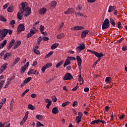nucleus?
I'll use <instances>...</instances> for the list:
<instances>
[{"label":"nucleus","instance_id":"obj_30","mask_svg":"<svg viewBox=\"0 0 127 127\" xmlns=\"http://www.w3.org/2000/svg\"><path fill=\"white\" fill-rule=\"evenodd\" d=\"M0 20L1 21H3L4 22H6V19H5L4 17L2 16V15H0Z\"/></svg>","mask_w":127,"mask_h":127},{"label":"nucleus","instance_id":"obj_44","mask_svg":"<svg viewBox=\"0 0 127 127\" xmlns=\"http://www.w3.org/2000/svg\"><path fill=\"white\" fill-rule=\"evenodd\" d=\"M51 66H52V63H48L45 65V66L47 67V69L48 68L51 67Z\"/></svg>","mask_w":127,"mask_h":127},{"label":"nucleus","instance_id":"obj_25","mask_svg":"<svg viewBox=\"0 0 127 127\" xmlns=\"http://www.w3.org/2000/svg\"><path fill=\"white\" fill-rule=\"evenodd\" d=\"M13 10V6L12 5H10L8 8H7V11L8 12H11Z\"/></svg>","mask_w":127,"mask_h":127},{"label":"nucleus","instance_id":"obj_10","mask_svg":"<svg viewBox=\"0 0 127 127\" xmlns=\"http://www.w3.org/2000/svg\"><path fill=\"white\" fill-rule=\"evenodd\" d=\"M76 60L77 62V65L79 67H81V65H82V59H81V57L79 56H76Z\"/></svg>","mask_w":127,"mask_h":127},{"label":"nucleus","instance_id":"obj_11","mask_svg":"<svg viewBox=\"0 0 127 127\" xmlns=\"http://www.w3.org/2000/svg\"><path fill=\"white\" fill-rule=\"evenodd\" d=\"M71 30H82V29H84V27L76 26L74 27L71 28Z\"/></svg>","mask_w":127,"mask_h":127},{"label":"nucleus","instance_id":"obj_21","mask_svg":"<svg viewBox=\"0 0 127 127\" xmlns=\"http://www.w3.org/2000/svg\"><path fill=\"white\" fill-rule=\"evenodd\" d=\"M20 60V58L19 57L15 59V61L13 62V66H14L15 65H16L19 62V61Z\"/></svg>","mask_w":127,"mask_h":127},{"label":"nucleus","instance_id":"obj_17","mask_svg":"<svg viewBox=\"0 0 127 127\" xmlns=\"http://www.w3.org/2000/svg\"><path fill=\"white\" fill-rule=\"evenodd\" d=\"M52 113L54 115H56V114H58V113H59V110L57 109V107L53 108L52 109Z\"/></svg>","mask_w":127,"mask_h":127},{"label":"nucleus","instance_id":"obj_14","mask_svg":"<svg viewBox=\"0 0 127 127\" xmlns=\"http://www.w3.org/2000/svg\"><path fill=\"white\" fill-rule=\"evenodd\" d=\"M89 30H84L82 31V34H81V37L83 38H85L86 37V35L89 33Z\"/></svg>","mask_w":127,"mask_h":127},{"label":"nucleus","instance_id":"obj_9","mask_svg":"<svg viewBox=\"0 0 127 127\" xmlns=\"http://www.w3.org/2000/svg\"><path fill=\"white\" fill-rule=\"evenodd\" d=\"M14 42H15V40L13 39L10 41V42L9 43L8 46H7L8 50H10L11 47L13 46V44H14Z\"/></svg>","mask_w":127,"mask_h":127},{"label":"nucleus","instance_id":"obj_64","mask_svg":"<svg viewBox=\"0 0 127 127\" xmlns=\"http://www.w3.org/2000/svg\"><path fill=\"white\" fill-rule=\"evenodd\" d=\"M15 43L18 46H19L21 44V42L20 41H17Z\"/></svg>","mask_w":127,"mask_h":127},{"label":"nucleus","instance_id":"obj_38","mask_svg":"<svg viewBox=\"0 0 127 127\" xmlns=\"http://www.w3.org/2000/svg\"><path fill=\"white\" fill-rule=\"evenodd\" d=\"M20 71H21V73H24V72H25V71H26V67H25L24 66H23L21 68Z\"/></svg>","mask_w":127,"mask_h":127},{"label":"nucleus","instance_id":"obj_58","mask_svg":"<svg viewBox=\"0 0 127 127\" xmlns=\"http://www.w3.org/2000/svg\"><path fill=\"white\" fill-rule=\"evenodd\" d=\"M8 6V3H6L3 6V9H6Z\"/></svg>","mask_w":127,"mask_h":127},{"label":"nucleus","instance_id":"obj_7","mask_svg":"<svg viewBox=\"0 0 127 127\" xmlns=\"http://www.w3.org/2000/svg\"><path fill=\"white\" fill-rule=\"evenodd\" d=\"M26 2H22L21 3V7H19L20 10L22 11H24V9L27 8L28 7L27 6V5H26Z\"/></svg>","mask_w":127,"mask_h":127},{"label":"nucleus","instance_id":"obj_50","mask_svg":"<svg viewBox=\"0 0 127 127\" xmlns=\"http://www.w3.org/2000/svg\"><path fill=\"white\" fill-rule=\"evenodd\" d=\"M35 31H36V30H33V29H31L30 30V33L31 34H32V35H33L35 33Z\"/></svg>","mask_w":127,"mask_h":127},{"label":"nucleus","instance_id":"obj_23","mask_svg":"<svg viewBox=\"0 0 127 127\" xmlns=\"http://www.w3.org/2000/svg\"><path fill=\"white\" fill-rule=\"evenodd\" d=\"M1 33H2V34H4V35L7 36V33H8V29H3L2 30Z\"/></svg>","mask_w":127,"mask_h":127},{"label":"nucleus","instance_id":"obj_24","mask_svg":"<svg viewBox=\"0 0 127 127\" xmlns=\"http://www.w3.org/2000/svg\"><path fill=\"white\" fill-rule=\"evenodd\" d=\"M99 123H101V120L100 119L92 121L91 122L90 124L91 125H95V124H99Z\"/></svg>","mask_w":127,"mask_h":127},{"label":"nucleus","instance_id":"obj_15","mask_svg":"<svg viewBox=\"0 0 127 127\" xmlns=\"http://www.w3.org/2000/svg\"><path fill=\"white\" fill-rule=\"evenodd\" d=\"M8 65V64H7V63L4 64L1 67V71H2V72H3V71H4L5 69H6V67H7Z\"/></svg>","mask_w":127,"mask_h":127},{"label":"nucleus","instance_id":"obj_53","mask_svg":"<svg viewBox=\"0 0 127 127\" xmlns=\"http://www.w3.org/2000/svg\"><path fill=\"white\" fill-rule=\"evenodd\" d=\"M44 29H45V28L44 26H43L42 25H41L40 27V31H43V30H44Z\"/></svg>","mask_w":127,"mask_h":127},{"label":"nucleus","instance_id":"obj_42","mask_svg":"<svg viewBox=\"0 0 127 127\" xmlns=\"http://www.w3.org/2000/svg\"><path fill=\"white\" fill-rule=\"evenodd\" d=\"M14 104V100L12 99L10 102V108L11 109H12V108H13V105Z\"/></svg>","mask_w":127,"mask_h":127},{"label":"nucleus","instance_id":"obj_52","mask_svg":"<svg viewBox=\"0 0 127 127\" xmlns=\"http://www.w3.org/2000/svg\"><path fill=\"white\" fill-rule=\"evenodd\" d=\"M34 52L35 53V54H37V55H39V54H40V52L37 49H34Z\"/></svg>","mask_w":127,"mask_h":127},{"label":"nucleus","instance_id":"obj_3","mask_svg":"<svg viewBox=\"0 0 127 127\" xmlns=\"http://www.w3.org/2000/svg\"><path fill=\"white\" fill-rule=\"evenodd\" d=\"M73 79H74V78L73 77V76L72 75V74H71V73L69 72L66 73L63 78V80L64 81H67L68 80H72Z\"/></svg>","mask_w":127,"mask_h":127},{"label":"nucleus","instance_id":"obj_32","mask_svg":"<svg viewBox=\"0 0 127 127\" xmlns=\"http://www.w3.org/2000/svg\"><path fill=\"white\" fill-rule=\"evenodd\" d=\"M36 126L37 127H44V125L42 124L40 122L38 121L36 123Z\"/></svg>","mask_w":127,"mask_h":127},{"label":"nucleus","instance_id":"obj_60","mask_svg":"<svg viewBox=\"0 0 127 127\" xmlns=\"http://www.w3.org/2000/svg\"><path fill=\"white\" fill-rule=\"evenodd\" d=\"M43 40H44V41H47L49 40V38H48V37H43Z\"/></svg>","mask_w":127,"mask_h":127},{"label":"nucleus","instance_id":"obj_45","mask_svg":"<svg viewBox=\"0 0 127 127\" xmlns=\"http://www.w3.org/2000/svg\"><path fill=\"white\" fill-rule=\"evenodd\" d=\"M67 58L70 61H71V60H73V61H75V60H76V58L74 57H67Z\"/></svg>","mask_w":127,"mask_h":127},{"label":"nucleus","instance_id":"obj_43","mask_svg":"<svg viewBox=\"0 0 127 127\" xmlns=\"http://www.w3.org/2000/svg\"><path fill=\"white\" fill-rule=\"evenodd\" d=\"M75 14L76 16H77V15L78 16H83V13L80 12H75Z\"/></svg>","mask_w":127,"mask_h":127},{"label":"nucleus","instance_id":"obj_54","mask_svg":"<svg viewBox=\"0 0 127 127\" xmlns=\"http://www.w3.org/2000/svg\"><path fill=\"white\" fill-rule=\"evenodd\" d=\"M69 9L70 13H74V12H75V10L73 8H69Z\"/></svg>","mask_w":127,"mask_h":127},{"label":"nucleus","instance_id":"obj_37","mask_svg":"<svg viewBox=\"0 0 127 127\" xmlns=\"http://www.w3.org/2000/svg\"><path fill=\"white\" fill-rule=\"evenodd\" d=\"M26 120H27L26 118H24L23 120L21 121L20 126H23V124H24L25 122H26Z\"/></svg>","mask_w":127,"mask_h":127},{"label":"nucleus","instance_id":"obj_34","mask_svg":"<svg viewBox=\"0 0 127 127\" xmlns=\"http://www.w3.org/2000/svg\"><path fill=\"white\" fill-rule=\"evenodd\" d=\"M31 79H32V77H28V78H26L25 79V80L24 81V83H26V84H27V83H28V82H30V81L31 80Z\"/></svg>","mask_w":127,"mask_h":127},{"label":"nucleus","instance_id":"obj_8","mask_svg":"<svg viewBox=\"0 0 127 127\" xmlns=\"http://www.w3.org/2000/svg\"><path fill=\"white\" fill-rule=\"evenodd\" d=\"M23 16V11L20 10L17 14V17L19 20H21Z\"/></svg>","mask_w":127,"mask_h":127},{"label":"nucleus","instance_id":"obj_56","mask_svg":"<svg viewBox=\"0 0 127 127\" xmlns=\"http://www.w3.org/2000/svg\"><path fill=\"white\" fill-rule=\"evenodd\" d=\"M28 114H29V112H28V111H27L25 113V115L24 118L26 119L27 120V118H28Z\"/></svg>","mask_w":127,"mask_h":127},{"label":"nucleus","instance_id":"obj_33","mask_svg":"<svg viewBox=\"0 0 127 127\" xmlns=\"http://www.w3.org/2000/svg\"><path fill=\"white\" fill-rule=\"evenodd\" d=\"M57 4V2L56 1H53L51 2V5L52 7H56V5Z\"/></svg>","mask_w":127,"mask_h":127},{"label":"nucleus","instance_id":"obj_28","mask_svg":"<svg viewBox=\"0 0 127 127\" xmlns=\"http://www.w3.org/2000/svg\"><path fill=\"white\" fill-rule=\"evenodd\" d=\"M78 80L79 81V82L81 81H82V83H81L80 85H83V84H84V79L82 78V75H81V74H79L78 76Z\"/></svg>","mask_w":127,"mask_h":127},{"label":"nucleus","instance_id":"obj_26","mask_svg":"<svg viewBox=\"0 0 127 127\" xmlns=\"http://www.w3.org/2000/svg\"><path fill=\"white\" fill-rule=\"evenodd\" d=\"M63 63H64V61H61L56 64V67L59 68V67H60V66H61V65L63 64Z\"/></svg>","mask_w":127,"mask_h":127},{"label":"nucleus","instance_id":"obj_51","mask_svg":"<svg viewBox=\"0 0 127 127\" xmlns=\"http://www.w3.org/2000/svg\"><path fill=\"white\" fill-rule=\"evenodd\" d=\"M47 69V67L45 65L43 67H42L41 71L43 72V73H44L45 72V70Z\"/></svg>","mask_w":127,"mask_h":127},{"label":"nucleus","instance_id":"obj_41","mask_svg":"<svg viewBox=\"0 0 127 127\" xmlns=\"http://www.w3.org/2000/svg\"><path fill=\"white\" fill-rule=\"evenodd\" d=\"M0 40H3V39H4V37H5L6 36L1 33L0 34Z\"/></svg>","mask_w":127,"mask_h":127},{"label":"nucleus","instance_id":"obj_57","mask_svg":"<svg viewBox=\"0 0 127 127\" xmlns=\"http://www.w3.org/2000/svg\"><path fill=\"white\" fill-rule=\"evenodd\" d=\"M122 49L123 51H126V50H127V46H123Z\"/></svg>","mask_w":127,"mask_h":127},{"label":"nucleus","instance_id":"obj_62","mask_svg":"<svg viewBox=\"0 0 127 127\" xmlns=\"http://www.w3.org/2000/svg\"><path fill=\"white\" fill-rule=\"evenodd\" d=\"M64 13L65 14H70V12L69 9L68 8L66 11H64Z\"/></svg>","mask_w":127,"mask_h":127},{"label":"nucleus","instance_id":"obj_46","mask_svg":"<svg viewBox=\"0 0 127 127\" xmlns=\"http://www.w3.org/2000/svg\"><path fill=\"white\" fill-rule=\"evenodd\" d=\"M82 6L81 5H78L77 6V7H76V10L77 11H79V10H81V9L82 8Z\"/></svg>","mask_w":127,"mask_h":127},{"label":"nucleus","instance_id":"obj_4","mask_svg":"<svg viewBox=\"0 0 127 127\" xmlns=\"http://www.w3.org/2000/svg\"><path fill=\"white\" fill-rule=\"evenodd\" d=\"M23 13H24L25 16H29V15H30V13H31V8L28 7L27 8L24 9Z\"/></svg>","mask_w":127,"mask_h":127},{"label":"nucleus","instance_id":"obj_16","mask_svg":"<svg viewBox=\"0 0 127 127\" xmlns=\"http://www.w3.org/2000/svg\"><path fill=\"white\" fill-rule=\"evenodd\" d=\"M11 56V54L10 53H6L3 57V60H6L8 57H10Z\"/></svg>","mask_w":127,"mask_h":127},{"label":"nucleus","instance_id":"obj_59","mask_svg":"<svg viewBox=\"0 0 127 127\" xmlns=\"http://www.w3.org/2000/svg\"><path fill=\"white\" fill-rule=\"evenodd\" d=\"M124 118H125V115L124 114H122L119 116V119L120 120H124Z\"/></svg>","mask_w":127,"mask_h":127},{"label":"nucleus","instance_id":"obj_5","mask_svg":"<svg viewBox=\"0 0 127 127\" xmlns=\"http://www.w3.org/2000/svg\"><path fill=\"white\" fill-rule=\"evenodd\" d=\"M25 28L23 24H20L17 28L18 33H20L21 31H24Z\"/></svg>","mask_w":127,"mask_h":127},{"label":"nucleus","instance_id":"obj_35","mask_svg":"<svg viewBox=\"0 0 127 127\" xmlns=\"http://www.w3.org/2000/svg\"><path fill=\"white\" fill-rule=\"evenodd\" d=\"M110 23L111 24H112V25H113V26H114V27L116 26V22H115V21L114 20V19L112 18L110 19Z\"/></svg>","mask_w":127,"mask_h":127},{"label":"nucleus","instance_id":"obj_6","mask_svg":"<svg viewBox=\"0 0 127 127\" xmlns=\"http://www.w3.org/2000/svg\"><path fill=\"white\" fill-rule=\"evenodd\" d=\"M85 48L86 47L85 46V44L84 43L80 44L79 46H78L77 48L78 50L77 52H78V53H80V52H81L82 50H84Z\"/></svg>","mask_w":127,"mask_h":127},{"label":"nucleus","instance_id":"obj_1","mask_svg":"<svg viewBox=\"0 0 127 127\" xmlns=\"http://www.w3.org/2000/svg\"><path fill=\"white\" fill-rule=\"evenodd\" d=\"M109 27H110V20L109 19L106 18L103 23L102 28L104 30V29L109 28Z\"/></svg>","mask_w":127,"mask_h":127},{"label":"nucleus","instance_id":"obj_12","mask_svg":"<svg viewBox=\"0 0 127 127\" xmlns=\"http://www.w3.org/2000/svg\"><path fill=\"white\" fill-rule=\"evenodd\" d=\"M71 64V62L70 60L68 59V58H66L64 64V67H66L68 66V65H70Z\"/></svg>","mask_w":127,"mask_h":127},{"label":"nucleus","instance_id":"obj_27","mask_svg":"<svg viewBox=\"0 0 127 127\" xmlns=\"http://www.w3.org/2000/svg\"><path fill=\"white\" fill-rule=\"evenodd\" d=\"M28 108L30 110H32V111H33L35 109V107H34L33 105L31 104H29L28 105Z\"/></svg>","mask_w":127,"mask_h":127},{"label":"nucleus","instance_id":"obj_29","mask_svg":"<svg viewBox=\"0 0 127 127\" xmlns=\"http://www.w3.org/2000/svg\"><path fill=\"white\" fill-rule=\"evenodd\" d=\"M64 36V33L60 34L57 36V38H58V39H61V38H63Z\"/></svg>","mask_w":127,"mask_h":127},{"label":"nucleus","instance_id":"obj_49","mask_svg":"<svg viewBox=\"0 0 127 127\" xmlns=\"http://www.w3.org/2000/svg\"><path fill=\"white\" fill-rule=\"evenodd\" d=\"M78 88H79V86H78V83H77L76 86L74 88H72L71 91H72V92H74L76 91L78 89Z\"/></svg>","mask_w":127,"mask_h":127},{"label":"nucleus","instance_id":"obj_40","mask_svg":"<svg viewBox=\"0 0 127 127\" xmlns=\"http://www.w3.org/2000/svg\"><path fill=\"white\" fill-rule=\"evenodd\" d=\"M42 40V37L41 36H40L37 41V44L38 45H39L40 44V42H41V41Z\"/></svg>","mask_w":127,"mask_h":127},{"label":"nucleus","instance_id":"obj_63","mask_svg":"<svg viewBox=\"0 0 127 127\" xmlns=\"http://www.w3.org/2000/svg\"><path fill=\"white\" fill-rule=\"evenodd\" d=\"M78 116L77 117H80V118H82V117H83V113H82V112H79L78 113Z\"/></svg>","mask_w":127,"mask_h":127},{"label":"nucleus","instance_id":"obj_47","mask_svg":"<svg viewBox=\"0 0 127 127\" xmlns=\"http://www.w3.org/2000/svg\"><path fill=\"white\" fill-rule=\"evenodd\" d=\"M52 54H53V51H51L46 56V57H47V58H48V57H50V56H51Z\"/></svg>","mask_w":127,"mask_h":127},{"label":"nucleus","instance_id":"obj_39","mask_svg":"<svg viewBox=\"0 0 127 127\" xmlns=\"http://www.w3.org/2000/svg\"><path fill=\"white\" fill-rule=\"evenodd\" d=\"M28 92H29V89H27L26 90H25L24 91V92L21 95V97H24V96L25 95V94H26V93H27Z\"/></svg>","mask_w":127,"mask_h":127},{"label":"nucleus","instance_id":"obj_19","mask_svg":"<svg viewBox=\"0 0 127 127\" xmlns=\"http://www.w3.org/2000/svg\"><path fill=\"white\" fill-rule=\"evenodd\" d=\"M75 120L76 124H80L81 123V121H82V117L77 116L75 118Z\"/></svg>","mask_w":127,"mask_h":127},{"label":"nucleus","instance_id":"obj_31","mask_svg":"<svg viewBox=\"0 0 127 127\" xmlns=\"http://www.w3.org/2000/svg\"><path fill=\"white\" fill-rule=\"evenodd\" d=\"M111 80H112V77H107L105 79V82H107V83H111Z\"/></svg>","mask_w":127,"mask_h":127},{"label":"nucleus","instance_id":"obj_20","mask_svg":"<svg viewBox=\"0 0 127 127\" xmlns=\"http://www.w3.org/2000/svg\"><path fill=\"white\" fill-rule=\"evenodd\" d=\"M59 46V43H55L52 45V46L51 47V49L52 50H54V49H56V48H57V47Z\"/></svg>","mask_w":127,"mask_h":127},{"label":"nucleus","instance_id":"obj_13","mask_svg":"<svg viewBox=\"0 0 127 127\" xmlns=\"http://www.w3.org/2000/svg\"><path fill=\"white\" fill-rule=\"evenodd\" d=\"M116 5H114V6L110 5L109 7L108 12L111 13V12L114 11V10H115V9H116Z\"/></svg>","mask_w":127,"mask_h":127},{"label":"nucleus","instance_id":"obj_55","mask_svg":"<svg viewBox=\"0 0 127 127\" xmlns=\"http://www.w3.org/2000/svg\"><path fill=\"white\" fill-rule=\"evenodd\" d=\"M118 28L120 29L122 28V23L121 22H118Z\"/></svg>","mask_w":127,"mask_h":127},{"label":"nucleus","instance_id":"obj_48","mask_svg":"<svg viewBox=\"0 0 127 127\" xmlns=\"http://www.w3.org/2000/svg\"><path fill=\"white\" fill-rule=\"evenodd\" d=\"M36 118L40 121L41 120H42V116L41 115H36Z\"/></svg>","mask_w":127,"mask_h":127},{"label":"nucleus","instance_id":"obj_61","mask_svg":"<svg viewBox=\"0 0 127 127\" xmlns=\"http://www.w3.org/2000/svg\"><path fill=\"white\" fill-rule=\"evenodd\" d=\"M15 24V20H12L10 21V24H11V25H13V24Z\"/></svg>","mask_w":127,"mask_h":127},{"label":"nucleus","instance_id":"obj_18","mask_svg":"<svg viewBox=\"0 0 127 127\" xmlns=\"http://www.w3.org/2000/svg\"><path fill=\"white\" fill-rule=\"evenodd\" d=\"M46 11H47V9L43 8L40 10V13L41 15L44 14L45 13H46Z\"/></svg>","mask_w":127,"mask_h":127},{"label":"nucleus","instance_id":"obj_36","mask_svg":"<svg viewBox=\"0 0 127 127\" xmlns=\"http://www.w3.org/2000/svg\"><path fill=\"white\" fill-rule=\"evenodd\" d=\"M70 104V102L69 101H66L64 103L62 104V107H66V106H68V105Z\"/></svg>","mask_w":127,"mask_h":127},{"label":"nucleus","instance_id":"obj_2","mask_svg":"<svg viewBox=\"0 0 127 127\" xmlns=\"http://www.w3.org/2000/svg\"><path fill=\"white\" fill-rule=\"evenodd\" d=\"M88 52H90V53H92L94 54L95 56L97 57V58H101V57H103L104 56V54L102 53H99L95 51L91 50H87Z\"/></svg>","mask_w":127,"mask_h":127},{"label":"nucleus","instance_id":"obj_22","mask_svg":"<svg viewBox=\"0 0 127 127\" xmlns=\"http://www.w3.org/2000/svg\"><path fill=\"white\" fill-rule=\"evenodd\" d=\"M34 69L30 68L27 73V75L29 76V75H31V74H33L35 75V73L34 72Z\"/></svg>","mask_w":127,"mask_h":127}]
</instances>
